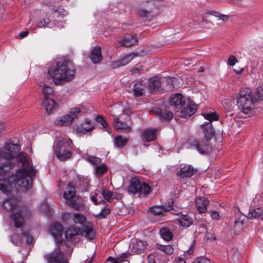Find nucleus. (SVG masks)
Instances as JSON below:
<instances>
[{"label": "nucleus", "instance_id": "nucleus-1", "mask_svg": "<svg viewBox=\"0 0 263 263\" xmlns=\"http://www.w3.org/2000/svg\"><path fill=\"white\" fill-rule=\"evenodd\" d=\"M51 235L57 240V247L50 253L44 256L46 263H69V258L65 256L61 250L63 240L61 239L63 235V228L61 224L54 223L51 226Z\"/></svg>", "mask_w": 263, "mask_h": 263}, {"label": "nucleus", "instance_id": "nucleus-2", "mask_svg": "<svg viewBox=\"0 0 263 263\" xmlns=\"http://www.w3.org/2000/svg\"><path fill=\"white\" fill-rule=\"evenodd\" d=\"M75 72V66L71 62L59 61L54 68L48 70V73L56 84H59L63 82L72 80Z\"/></svg>", "mask_w": 263, "mask_h": 263}, {"label": "nucleus", "instance_id": "nucleus-3", "mask_svg": "<svg viewBox=\"0 0 263 263\" xmlns=\"http://www.w3.org/2000/svg\"><path fill=\"white\" fill-rule=\"evenodd\" d=\"M36 170L34 168L29 170L18 169L15 175L10 177L14 182L15 187L18 192H26L32 187V180L35 177Z\"/></svg>", "mask_w": 263, "mask_h": 263}, {"label": "nucleus", "instance_id": "nucleus-4", "mask_svg": "<svg viewBox=\"0 0 263 263\" xmlns=\"http://www.w3.org/2000/svg\"><path fill=\"white\" fill-rule=\"evenodd\" d=\"M54 152L57 158L62 161L70 159L72 156V141L70 139L60 137L56 141V145L54 146Z\"/></svg>", "mask_w": 263, "mask_h": 263}, {"label": "nucleus", "instance_id": "nucleus-5", "mask_svg": "<svg viewBox=\"0 0 263 263\" xmlns=\"http://www.w3.org/2000/svg\"><path fill=\"white\" fill-rule=\"evenodd\" d=\"M239 109L245 114H248L254 106L251 90L248 88H242L237 97Z\"/></svg>", "mask_w": 263, "mask_h": 263}, {"label": "nucleus", "instance_id": "nucleus-6", "mask_svg": "<svg viewBox=\"0 0 263 263\" xmlns=\"http://www.w3.org/2000/svg\"><path fill=\"white\" fill-rule=\"evenodd\" d=\"M12 184L7 178L0 179V190L7 195V198L2 203V207L6 211L13 209L17 204V199L11 194Z\"/></svg>", "mask_w": 263, "mask_h": 263}, {"label": "nucleus", "instance_id": "nucleus-7", "mask_svg": "<svg viewBox=\"0 0 263 263\" xmlns=\"http://www.w3.org/2000/svg\"><path fill=\"white\" fill-rule=\"evenodd\" d=\"M63 197L66 200V203L71 208L77 210L84 209L85 205L83 199L76 195V191L72 183L70 182L68 184L66 191L64 193Z\"/></svg>", "mask_w": 263, "mask_h": 263}, {"label": "nucleus", "instance_id": "nucleus-8", "mask_svg": "<svg viewBox=\"0 0 263 263\" xmlns=\"http://www.w3.org/2000/svg\"><path fill=\"white\" fill-rule=\"evenodd\" d=\"M127 191L129 193L137 195L139 197H146L151 193V188L147 183L134 177L130 181Z\"/></svg>", "mask_w": 263, "mask_h": 263}, {"label": "nucleus", "instance_id": "nucleus-9", "mask_svg": "<svg viewBox=\"0 0 263 263\" xmlns=\"http://www.w3.org/2000/svg\"><path fill=\"white\" fill-rule=\"evenodd\" d=\"M202 115L206 120L209 121V122H205L201 126L205 139L209 140L213 138L214 134V130L211 122L218 120L219 116L216 112H204Z\"/></svg>", "mask_w": 263, "mask_h": 263}, {"label": "nucleus", "instance_id": "nucleus-10", "mask_svg": "<svg viewBox=\"0 0 263 263\" xmlns=\"http://www.w3.org/2000/svg\"><path fill=\"white\" fill-rule=\"evenodd\" d=\"M20 146L18 144L8 140L5 143V147L0 149V159L6 160H11L13 158L14 154L20 149Z\"/></svg>", "mask_w": 263, "mask_h": 263}, {"label": "nucleus", "instance_id": "nucleus-11", "mask_svg": "<svg viewBox=\"0 0 263 263\" xmlns=\"http://www.w3.org/2000/svg\"><path fill=\"white\" fill-rule=\"evenodd\" d=\"M81 111L82 109L80 107L71 108L68 114L55 120V124L61 126L69 125L78 118V114Z\"/></svg>", "mask_w": 263, "mask_h": 263}, {"label": "nucleus", "instance_id": "nucleus-12", "mask_svg": "<svg viewBox=\"0 0 263 263\" xmlns=\"http://www.w3.org/2000/svg\"><path fill=\"white\" fill-rule=\"evenodd\" d=\"M30 215V211L26 208H22L16 212L11 214V217L13 220L15 227L21 228L24 224L25 221Z\"/></svg>", "mask_w": 263, "mask_h": 263}, {"label": "nucleus", "instance_id": "nucleus-13", "mask_svg": "<svg viewBox=\"0 0 263 263\" xmlns=\"http://www.w3.org/2000/svg\"><path fill=\"white\" fill-rule=\"evenodd\" d=\"M169 103L173 109H180L185 105V99L181 93H176L170 97Z\"/></svg>", "mask_w": 263, "mask_h": 263}, {"label": "nucleus", "instance_id": "nucleus-14", "mask_svg": "<svg viewBox=\"0 0 263 263\" xmlns=\"http://www.w3.org/2000/svg\"><path fill=\"white\" fill-rule=\"evenodd\" d=\"M138 15L142 18H145L147 21H151L153 17L152 14V9L149 6V3H143L137 10Z\"/></svg>", "mask_w": 263, "mask_h": 263}, {"label": "nucleus", "instance_id": "nucleus-15", "mask_svg": "<svg viewBox=\"0 0 263 263\" xmlns=\"http://www.w3.org/2000/svg\"><path fill=\"white\" fill-rule=\"evenodd\" d=\"M138 42L137 38L134 35H129L124 37L120 41H116L115 43V46L117 48L125 46L126 47H130Z\"/></svg>", "mask_w": 263, "mask_h": 263}, {"label": "nucleus", "instance_id": "nucleus-16", "mask_svg": "<svg viewBox=\"0 0 263 263\" xmlns=\"http://www.w3.org/2000/svg\"><path fill=\"white\" fill-rule=\"evenodd\" d=\"M191 146L201 154L208 153L211 148L207 142L194 140L191 142Z\"/></svg>", "mask_w": 263, "mask_h": 263}, {"label": "nucleus", "instance_id": "nucleus-17", "mask_svg": "<svg viewBox=\"0 0 263 263\" xmlns=\"http://www.w3.org/2000/svg\"><path fill=\"white\" fill-rule=\"evenodd\" d=\"M197 110V106L190 99H189L187 105L181 111V116L187 118L194 115Z\"/></svg>", "mask_w": 263, "mask_h": 263}, {"label": "nucleus", "instance_id": "nucleus-18", "mask_svg": "<svg viewBox=\"0 0 263 263\" xmlns=\"http://www.w3.org/2000/svg\"><path fill=\"white\" fill-rule=\"evenodd\" d=\"M160 78L158 77H154L149 79L148 89L151 93L157 92H161Z\"/></svg>", "mask_w": 263, "mask_h": 263}, {"label": "nucleus", "instance_id": "nucleus-19", "mask_svg": "<svg viewBox=\"0 0 263 263\" xmlns=\"http://www.w3.org/2000/svg\"><path fill=\"white\" fill-rule=\"evenodd\" d=\"M81 232V231L79 228L71 226L65 231V237L68 241L72 242Z\"/></svg>", "mask_w": 263, "mask_h": 263}, {"label": "nucleus", "instance_id": "nucleus-20", "mask_svg": "<svg viewBox=\"0 0 263 263\" xmlns=\"http://www.w3.org/2000/svg\"><path fill=\"white\" fill-rule=\"evenodd\" d=\"M16 161L18 163H21L22 164V168L21 169L27 170L30 168H34L32 166L30 165V158L27 154L20 153L16 156Z\"/></svg>", "mask_w": 263, "mask_h": 263}, {"label": "nucleus", "instance_id": "nucleus-21", "mask_svg": "<svg viewBox=\"0 0 263 263\" xmlns=\"http://www.w3.org/2000/svg\"><path fill=\"white\" fill-rule=\"evenodd\" d=\"M156 128H147L143 130L142 134V140L143 142H151L154 141L157 137Z\"/></svg>", "mask_w": 263, "mask_h": 263}, {"label": "nucleus", "instance_id": "nucleus-22", "mask_svg": "<svg viewBox=\"0 0 263 263\" xmlns=\"http://www.w3.org/2000/svg\"><path fill=\"white\" fill-rule=\"evenodd\" d=\"M89 180L86 177L78 176V181L76 182V186L81 192L88 191L90 187Z\"/></svg>", "mask_w": 263, "mask_h": 263}, {"label": "nucleus", "instance_id": "nucleus-23", "mask_svg": "<svg viewBox=\"0 0 263 263\" xmlns=\"http://www.w3.org/2000/svg\"><path fill=\"white\" fill-rule=\"evenodd\" d=\"M173 200L172 199H171L168 201V205L166 208L159 206H154L150 208L149 211L155 215L161 214L165 211H170L173 209Z\"/></svg>", "mask_w": 263, "mask_h": 263}, {"label": "nucleus", "instance_id": "nucleus-24", "mask_svg": "<svg viewBox=\"0 0 263 263\" xmlns=\"http://www.w3.org/2000/svg\"><path fill=\"white\" fill-rule=\"evenodd\" d=\"M72 217L73 222L76 224L83 225L86 221L85 217L81 213H75L71 215L70 213H65L63 214V218L68 219Z\"/></svg>", "mask_w": 263, "mask_h": 263}, {"label": "nucleus", "instance_id": "nucleus-25", "mask_svg": "<svg viewBox=\"0 0 263 263\" xmlns=\"http://www.w3.org/2000/svg\"><path fill=\"white\" fill-rule=\"evenodd\" d=\"M89 57L92 62L94 64H98L101 61L103 60V56L101 53V47L97 46L92 49Z\"/></svg>", "mask_w": 263, "mask_h": 263}, {"label": "nucleus", "instance_id": "nucleus-26", "mask_svg": "<svg viewBox=\"0 0 263 263\" xmlns=\"http://www.w3.org/2000/svg\"><path fill=\"white\" fill-rule=\"evenodd\" d=\"M209 201L202 197L196 200L195 205L199 213H205L207 210V205Z\"/></svg>", "mask_w": 263, "mask_h": 263}, {"label": "nucleus", "instance_id": "nucleus-27", "mask_svg": "<svg viewBox=\"0 0 263 263\" xmlns=\"http://www.w3.org/2000/svg\"><path fill=\"white\" fill-rule=\"evenodd\" d=\"M147 243L145 241L136 240L131 248L132 252L137 254L141 253L146 248Z\"/></svg>", "mask_w": 263, "mask_h": 263}, {"label": "nucleus", "instance_id": "nucleus-28", "mask_svg": "<svg viewBox=\"0 0 263 263\" xmlns=\"http://www.w3.org/2000/svg\"><path fill=\"white\" fill-rule=\"evenodd\" d=\"M146 87V83L143 81L137 82L134 86V94L136 97L143 96Z\"/></svg>", "mask_w": 263, "mask_h": 263}, {"label": "nucleus", "instance_id": "nucleus-29", "mask_svg": "<svg viewBox=\"0 0 263 263\" xmlns=\"http://www.w3.org/2000/svg\"><path fill=\"white\" fill-rule=\"evenodd\" d=\"M153 111L159 116L160 119L164 121H166L172 119L173 117V114L172 112L167 110L162 111V110L158 107H156L153 109Z\"/></svg>", "mask_w": 263, "mask_h": 263}, {"label": "nucleus", "instance_id": "nucleus-30", "mask_svg": "<svg viewBox=\"0 0 263 263\" xmlns=\"http://www.w3.org/2000/svg\"><path fill=\"white\" fill-rule=\"evenodd\" d=\"M246 218L249 219H263V209L257 208L256 209H250L249 213L246 216Z\"/></svg>", "mask_w": 263, "mask_h": 263}, {"label": "nucleus", "instance_id": "nucleus-31", "mask_svg": "<svg viewBox=\"0 0 263 263\" xmlns=\"http://www.w3.org/2000/svg\"><path fill=\"white\" fill-rule=\"evenodd\" d=\"M194 173L193 167L192 165L184 166L181 168L177 173V175L180 178L190 177Z\"/></svg>", "mask_w": 263, "mask_h": 263}, {"label": "nucleus", "instance_id": "nucleus-32", "mask_svg": "<svg viewBox=\"0 0 263 263\" xmlns=\"http://www.w3.org/2000/svg\"><path fill=\"white\" fill-rule=\"evenodd\" d=\"M43 104L48 114L51 113L58 105V104L51 98L44 99Z\"/></svg>", "mask_w": 263, "mask_h": 263}, {"label": "nucleus", "instance_id": "nucleus-33", "mask_svg": "<svg viewBox=\"0 0 263 263\" xmlns=\"http://www.w3.org/2000/svg\"><path fill=\"white\" fill-rule=\"evenodd\" d=\"M14 166V163L12 162L11 160H7V161L0 165V176L6 175Z\"/></svg>", "mask_w": 263, "mask_h": 263}, {"label": "nucleus", "instance_id": "nucleus-34", "mask_svg": "<svg viewBox=\"0 0 263 263\" xmlns=\"http://www.w3.org/2000/svg\"><path fill=\"white\" fill-rule=\"evenodd\" d=\"M114 126L115 128L118 129H122L126 132H129L130 130V127L126 123H124L119 120L117 117H115L114 120Z\"/></svg>", "mask_w": 263, "mask_h": 263}, {"label": "nucleus", "instance_id": "nucleus-35", "mask_svg": "<svg viewBox=\"0 0 263 263\" xmlns=\"http://www.w3.org/2000/svg\"><path fill=\"white\" fill-rule=\"evenodd\" d=\"M177 220L179 223L184 227H188L193 223V219L187 215H182L179 217Z\"/></svg>", "mask_w": 263, "mask_h": 263}, {"label": "nucleus", "instance_id": "nucleus-36", "mask_svg": "<svg viewBox=\"0 0 263 263\" xmlns=\"http://www.w3.org/2000/svg\"><path fill=\"white\" fill-rule=\"evenodd\" d=\"M161 237L166 241H170L173 237V234L167 228H162L159 231Z\"/></svg>", "mask_w": 263, "mask_h": 263}, {"label": "nucleus", "instance_id": "nucleus-37", "mask_svg": "<svg viewBox=\"0 0 263 263\" xmlns=\"http://www.w3.org/2000/svg\"><path fill=\"white\" fill-rule=\"evenodd\" d=\"M84 233L85 237L90 240L95 238L96 232L91 224H86L84 226Z\"/></svg>", "mask_w": 263, "mask_h": 263}, {"label": "nucleus", "instance_id": "nucleus-38", "mask_svg": "<svg viewBox=\"0 0 263 263\" xmlns=\"http://www.w3.org/2000/svg\"><path fill=\"white\" fill-rule=\"evenodd\" d=\"M93 128L94 127L92 124L88 125L81 124L80 125L74 127V129L77 132V133H81L84 134L87 132L91 131Z\"/></svg>", "mask_w": 263, "mask_h": 263}, {"label": "nucleus", "instance_id": "nucleus-39", "mask_svg": "<svg viewBox=\"0 0 263 263\" xmlns=\"http://www.w3.org/2000/svg\"><path fill=\"white\" fill-rule=\"evenodd\" d=\"M40 86L41 87L44 86L42 90V93L44 96V99L50 98L49 97L52 96L53 94L52 89L48 86L45 85L44 83H40Z\"/></svg>", "mask_w": 263, "mask_h": 263}, {"label": "nucleus", "instance_id": "nucleus-40", "mask_svg": "<svg viewBox=\"0 0 263 263\" xmlns=\"http://www.w3.org/2000/svg\"><path fill=\"white\" fill-rule=\"evenodd\" d=\"M116 146L118 147H124L127 143L128 139L121 136H117L115 138Z\"/></svg>", "mask_w": 263, "mask_h": 263}, {"label": "nucleus", "instance_id": "nucleus-41", "mask_svg": "<svg viewBox=\"0 0 263 263\" xmlns=\"http://www.w3.org/2000/svg\"><path fill=\"white\" fill-rule=\"evenodd\" d=\"M156 248L167 254H171L174 252V249L171 245H162L160 244H156Z\"/></svg>", "mask_w": 263, "mask_h": 263}, {"label": "nucleus", "instance_id": "nucleus-42", "mask_svg": "<svg viewBox=\"0 0 263 263\" xmlns=\"http://www.w3.org/2000/svg\"><path fill=\"white\" fill-rule=\"evenodd\" d=\"M138 56V54L135 53H131L128 54L123 58H122L120 60V62L122 64V66H124L129 63L134 58Z\"/></svg>", "mask_w": 263, "mask_h": 263}, {"label": "nucleus", "instance_id": "nucleus-43", "mask_svg": "<svg viewBox=\"0 0 263 263\" xmlns=\"http://www.w3.org/2000/svg\"><path fill=\"white\" fill-rule=\"evenodd\" d=\"M245 218L243 215H238L235 220L234 227L242 230Z\"/></svg>", "mask_w": 263, "mask_h": 263}, {"label": "nucleus", "instance_id": "nucleus-44", "mask_svg": "<svg viewBox=\"0 0 263 263\" xmlns=\"http://www.w3.org/2000/svg\"><path fill=\"white\" fill-rule=\"evenodd\" d=\"M107 167L104 164L101 165L99 164L96 167V173L99 177L102 176L107 172Z\"/></svg>", "mask_w": 263, "mask_h": 263}, {"label": "nucleus", "instance_id": "nucleus-45", "mask_svg": "<svg viewBox=\"0 0 263 263\" xmlns=\"http://www.w3.org/2000/svg\"><path fill=\"white\" fill-rule=\"evenodd\" d=\"M110 211L109 208L104 207L99 214L96 215V217L99 219L105 218L110 214Z\"/></svg>", "mask_w": 263, "mask_h": 263}, {"label": "nucleus", "instance_id": "nucleus-46", "mask_svg": "<svg viewBox=\"0 0 263 263\" xmlns=\"http://www.w3.org/2000/svg\"><path fill=\"white\" fill-rule=\"evenodd\" d=\"M86 160L95 165H98L101 164V159L95 156H88L86 158Z\"/></svg>", "mask_w": 263, "mask_h": 263}, {"label": "nucleus", "instance_id": "nucleus-47", "mask_svg": "<svg viewBox=\"0 0 263 263\" xmlns=\"http://www.w3.org/2000/svg\"><path fill=\"white\" fill-rule=\"evenodd\" d=\"M22 235L26 238V242L28 245L31 244L33 241V236L28 231H23Z\"/></svg>", "mask_w": 263, "mask_h": 263}, {"label": "nucleus", "instance_id": "nucleus-48", "mask_svg": "<svg viewBox=\"0 0 263 263\" xmlns=\"http://www.w3.org/2000/svg\"><path fill=\"white\" fill-rule=\"evenodd\" d=\"M50 24V21L49 18H45L40 20L37 24V26L39 28L48 27Z\"/></svg>", "mask_w": 263, "mask_h": 263}, {"label": "nucleus", "instance_id": "nucleus-49", "mask_svg": "<svg viewBox=\"0 0 263 263\" xmlns=\"http://www.w3.org/2000/svg\"><path fill=\"white\" fill-rule=\"evenodd\" d=\"M102 195L106 200L110 201L113 196V193L106 189H103L102 192Z\"/></svg>", "mask_w": 263, "mask_h": 263}, {"label": "nucleus", "instance_id": "nucleus-50", "mask_svg": "<svg viewBox=\"0 0 263 263\" xmlns=\"http://www.w3.org/2000/svg\"><path fill=\"white\" fill-rule=\"evenodd\" d=\"M11 240L12 242L16 246H19L22 244V240L17 234H13L11 236Z\"/></svg>", "mask_w": 263, "mask_h": 263}, {"label": "nucleus", "instance_id": "nucleus-51", "mask_svg": "<svg viewBox=\"0 0 263 263\" xmlns=\"http://www.w3.org/2000/svg\"><path fill=\"white\" fill-rule=\"evenodd\" d=\"M96 121L101 125L103 128H107L108 126V124L106 121L105 120L104 118L100 115H98L96 117Z\"/></svg>", "mask_w": 263, "mask_h": 263}, {"label": "nucleus", "instance_id": "nucleus-52", "mask_svg": "<svg viewBox=\"0 0 263 263\" xmlns=\"http://www.w3.org/2000/svg\"><path fill=\"white\" fill-rule=\"evenodd\" d=\"M256 96L257 100L260 101L263 100V84L256 89Z\"/></svg>", "mask_w": 263, "mask_h": 263}, {"label": "nucleus", "instance_id": "nucleus-53", "mask_svg": "<svg viewBox=\"0 0 263 263\" xmlns=\"http://www.w3.org/2000/svg\"><path fill=\"white\" fill-rule=\"evenodd\" d=\"M130 253L125 252L121 254L120 256H119L116 259L120 261V262H124L125 261V259L128 258L130 256Z\"/></svg>", "mask_w": 263, "mask_h": 263}, {"label": "nucleus", "instance_id": "nucleus-54", "mask_svg": "<svg viewBox=\"0 0 263 263\" xmlns=\"http://www.w3.org/2000/svg\"><path fill=\"white\" fill-rule=\"evenodd\" d=\"M237 62V60L234 55H230L228 59V63L231 66H233Z\"/></svg>", "mask_w": 263, "mask_h": 263}, {"label": "nucleus", "instance_id": "nucleus-55", "mask_svg": "<svg viewBox=\"0 0 263 263\" xmlns=\"http://www.w3.org/2000/svg\"><path fill=\"white\" fill-rule=\"evenodd\" d=\"M40 210L44 213H47L48 212H49V208L48 206V205L44 202L40 206Z\"/></svg>", "mask_w": 263, "mask_h": 263}, {"label": "nucleus", "instance_id": "nucleus-56", "mask_svg": "<svg viewBox=\"0 0 263 263\" xmlns=\"http://www.w3.org/2000/svg\"><path fill=\"white\" fill-rule=\"evenodd\" d=\"M196 260V263H211L210 260L205 257H198Z\"/></svg>", "mask_w": 263, "mask_h": 263}, {"label": "nucleus", "instance_id": "nucleus-57", "mask_svg": "<svg viewBox=\"0 0 263 263\" xmlns=\"http://www.w3.org/2000/svg\"><path fill=\"white\" fill-rule=\"evenodd\" d=\"M210 215H211L212 218L214 220H218L220 218V215H219L218 212H217V211H214V210L212 211L211 212Z\"/></svg>", "mask_w": 263, "mask_h": 263}, {"label": "nucleus", "instance_id": "nucleus-58", "mask_svg": "<svg viewBox=\"0 0 263 263\" xmlns=\"http://www.w3.org/2000/svg\"><path fill=\"white\" fill-rule=\"evenodd\" d=\"M201 22L203 24L204 26L207 25L208 28H211L214 26V24L213 23L209 22L204 17L202 18Z\"/></svg>", "mask_w": 263, "mask_h": 263}, {"label": "nucleus", "instance_id": "nucleus-59", "mask_svg": "<svg viewBox=\"0 0 263 263\" xmlns=\"http://www.w3.org/2000/svg\"><path fill=\"white\" fill-rule=\"evenodd\" d=\"M122 66V65L120 62V60L114 61L111 64V66L114 69L118 68Z\"/></svg>", "mask_w": 263, "mask_h": 263}, {"label": "nucleus", "instance_id": "nucleus-60", "mask_svg": "<svg viewBox=\"0 0 263 263\" xmlns=\"http://www.w3.org/2000/svg\"><path fill=\"white\" fill-rule=\"evenodd\" d=\"M229 18V15L222 14H220V15L219 17V19L222 20L223 22L228 21Z\"/></svg>", "mask_w": 263, "mask_h": 263}, {"label": "nucleus", "instance_id": "nucleus-61", "mask_svg": "<svg viewBox=\"0 0 263 263\" xmlns=\"http://www.w3.org/2000/svg\"><path fill=\"white\" fill-rule=\"evenodd\" d=\"M98 194L95 193L91 197V200L94 202L95 205H98L99 204L98 201L97 199V196Z\"/></svg>", "mask_w": 263, "mask_h": 263}, {"label": "nucleus", "instance_id": "nucleus-62", "mask_svg": "<svg viewBox=\"0 0 263 263\" xmlns=\"http://www.w3.org/2000/svg\"><path fill=\"white\" fill-rule=\"evenodd\" d=\"M28 34H29V32L27 31L21 32L19 35V39H22L26 37L28 35Z\"/></svg>", "mask_w": 263, "mask_h": 263}, {"label": "nucleus", "instance_id": "nucleus-63", "mask_svg": "<svg viewBox=\"0 0 263 263\" xmlns=\"http://www.w3.org/2000/svg\"><path fill=\"white\" fill-rule=\"evenodd\" d=\"M108 260H109L112 263H122V262H120V261H119V260H118L116 258H111V257H109L108 258Z\"/></svg>", "mask_w": 263, "mask_h": 263}, {"label": "nucleus", "instance_id": "nucleus-64", "mask_svg": "<svg viewBox=\"0 0 263 263\" xmlns=\"http://www.w3.org/2000/svg\"><path fill=\"white\" fill-rule=\"evenodd\" d=\"M210 14L211 15H213L214 16H215V17H218L219 18V15H220V13L218 12H216V11H212L210 13Z\"/></svg>", "mask_w": 263, "mask_h": 263}]
</instances>
